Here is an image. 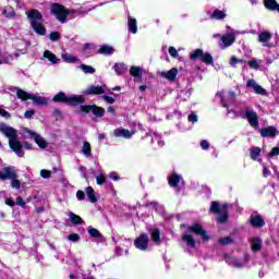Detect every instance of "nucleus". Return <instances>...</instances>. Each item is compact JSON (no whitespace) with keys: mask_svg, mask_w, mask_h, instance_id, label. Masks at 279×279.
Segmentation results:
<instances>
[{"mask_svg":"<svg viewBox=\"0 0 279 279\" xmlns=\"http://www.w3.org/2000/svg\"><path fill=\"white\" fill-rule=\"evenodd\" d=\"M40 175L44 179L51 178V171L44 169V170L40 171Z\"/></svg>","mask_w":279,"mask_h":279,"instance_id":"obj_56","label":"nucleus"},{"mask_svg":"<svg viewBox=\"0 0 279 279\" xmlns=\"http://www.w3.org/2000/svg\"><path fill=\"white\" fill-rule=\"evenodd\" d=\"M0 116L4 119H10V112L5 111V109L0 107Z\"/></svg>","mask_w":279,"mask_h":279,"instance_id":"obj_60","label":"nucleus"},{"mask_svg":"<svg viewBox=\"0 0 279 279\" xmlns=\"http://www.w3.org/2000/svg\"><path fill=\"white\" fill-rule=\"evenodd\" d=\"M68 217L70 218V221L74 223V226H82V223H84V220H82V217L75 215L73 211H70Z\"/></svg>","mask_w":279,"mask_h":279,"instance_id":"obj_39","label":"nucleus"},{"mask_svg":"<svg viewBox=\"0 0 279 279\" xmlns=\"http://www.w3.org/2000/svg\"><path fill=\"white\" fill-rule=\"evenodd\" d=\"M150 206H154L155 210H158L159 213H162L163 210L162 206L156 202L150 203Z\"/></svg>","mask_w":279,"mask_h":279,"instance_id":"obj_58","label":"nucleus"},{"mask_svg":"<svg viewBox=\"0 0 279 279\" xmlns=\"http://www.w3.org/2000/svg\"><path fill=\"white\" fill-rule=\"evenodd\" d=\"M147 137L150 138L151 143H157V147H165V141H162V136L156 132H149L146 134Z\"/></svg>","mask_w":279,"mask_h":279,"instance_id":"obj_21","label":"nucleus"},{"mask_svg":"<svg viewBox=\"0 0 279 279\" xmlns=\"http://www.w3.org/2000/svg\"><path fill=\"white\" fill-rule=\"evenodd\" d=\"M169 54H170L172 58H178V56H179L178 49H175V47H170V48H169Z\"/></svg>","mask_w":279,"mask_h":279,"instance_id":"obj_55","label":"nucleus"},{"mask_svg":"<svg viewBox=\"0 0 279 279\" xmlns=\"http://www.w3.org/2000/svg\"><path fill=\"white\" fill-rule=\"evenodd\" d=\"M60 33L58 32H52L50 33L49 35V39L52 41V43H56L57 40H60Z\"/></svg>","mask_w":279,"mask_h":279,"instance_id":"obj_51","label":"nucleus"},{"mask_svg":"<svg viewBox=\"0 0 279 279\" xmlns=\"http://www.w3.org/2000/svg\"><path fill=\"white\" fill-rule=\"evenodd\" d=\"M236 34H239V32L234 31L230 26H227V34L221 36L220 48L228 49V47H232L236 40Z\"/></svg>","mask_w":279,"mask_h":279,"instance_id":"obj_7","label":"nucleus"},{"mask_svg":"<svg viewBox=\"0 0 279 279\" xmlns=\"http://www.w3.org/2000/svg\"><path fill=\"white\" fill-rule=\"evenodd\" d=\"M228 16V11L226 9L219 10L215 9L210 14L211 21H223Z\"/></svg>","mask_w":279,"mask_h":279,"instance_id":"obj_19","label":"nucleus"},{"mask_svg":"<svg viewBox=\"0 0 279 279\" xmlns=\"http://www.w3.org/2000/svg\"><path fill=\"white\" fill-rule=\"evenodd\" d=\"M98 53L101 56H112V53H114V48L112 46L102 45L98 49Z\"/></svg>","mask_w":279,"mask_h":279,"instance_id":"obj_34","label":"nucleus"},{"mask_svg":"<svg viewBox=\"0 0 279 279\" xmlns=\"http://www.w3.org/2000/svg\"><path fill=\"white\" fill-rule=\"evenodd\" d=\"M248 66L250 69H255L256 71H258V69H260V61L252 59L248 61Z\"/></svg>","mask_w":279,"mask_h":279,"instance_id":"obj_47","label":"nucleus"},{"mask_svg":"<svg viewBox=\"0 0 279 279\" xmlns=\"http://www.w3.org/2000/svg\"><path fill=\"white\" fill-rule=\"evenodd\" d=\"M13 90L16 93L17 98L22 101H27V99H32L33 104L37 106H47V98L43 96L32 95L19 87H14Z\"/></svg>","mask_w":279,"mask_h":279,"instance_id":"obj_5","label":"nucleus"},{"mask_svg":"<svg viewBox=\"0 0 279 279\" xmlns=\"http://www.w3.org/2000/svg\"><path fill=\"white\" fill-rule=\"evenodd\" d=\"M222 207H223V205L221 206L217 202H211V206H210L209 210H210V213H214L215 215H219L221 213Z\"/></svg>","mask_w":279,"mask_h":279,"instance_id":"obj_41","label":"nucleus"},{"mask_svg":"<svg viewBox=\"0 0 279 279\" xmlns=\"http://www.w3.org/2000/svg\"><path fill=\"white\" fill-rule=\"evenodd\" d=\"M218 243H219L220 245H230V243H232V238H230V236L220 238V239L218 240Z\"/></svg>","mask_w":279,"mask_h":279,"instance_id":"obj_49","label":"nucleus"},{"mask_svg":"<svg viewBox=\"0 0 279 279\" xmlns=\"http://www.w3.org/2000/svg\"><path fill=\"white\" fill-rule=\"evenodd\" d=\"M128 27H129V32H131V34H136V32H138V26L136 25V19L129 16L128 17Z\"/></svg>","mask_w":279,"mask_h":279,"instance_id":"obj_35","label":"nucleus"},{"mask_svg":"<svg viewBox=\"0 0 279 279\" xmlns=\"http://www.w3.org/2000/svg\"><path fill=\"white\" fill-rule=\"evenodd\" d=\"M81 151L83 156H85L86 158H90V156H93V149L90 148V143L84 142Z\"/></svg>","mask_w":279,"mask_h":279,"instance_id":"obj_38","label":"nucleus"},{"mask_svg":"<svg viewBox=\"0 0 279 279\" xmlns=\"http://www.w3.org/2000/svg\"><path fill=\"white\" fill-rule=\"evenodd\" d=\"M136 134V129H132L131 131L128 129H116L113 131V135L117 138H132Z\"/></svg>","mask_w":279,"mask_h":279,"instance_id":"obj_14","label":"nucleus"},{"mask_svg":"<svg viewBox=\"0 0 279 279\" xmlns=\"http://www.w3.org/2000/svg\"><path fill=\"white\" fill-rule=\"evenodd\" d=\"M11 186L12 189H16L19 191V189H21V181L12 179Z\"/></svg>","mask_w":279,"mask_h":279,"instance_id":"obj_54","label":"nucleus"},{"mask_svg":"<svg viewBox=\"0 0 279 279\" xmlns=\"http://www.w3.org/2000/svg\"><path fill=\"white\" fill-rule=\"evenodd\" d=\"M258 156H260V148L259 147H253L251 149V158H252V160H259L260 161V159H258Z\"/></svg>","mask_w":279,"mask_h":279,"instance_id":"obj_46","label":"nucleus"},{"mask_svg":"<svg viewBox=\"0 0 279 279\" xmlns=\"http://www.w3.org/2000/svg\"><path fill=\"white\" fill-rule=\"evenodd\" d=\"M248 260H250L248 256H244L241 258L226 257V263L229 264L230 267H234L235 269H242V267H245L247 265Z\"/></svg>","mask_w":279,"mask_h":279,"instance_id":"obj_10","label":"nucleus"},{"mask_svg":"<svg viewBox=\"0 0 279 279\" xmlns=\"http://www.w3.org/2000/svg\"><path fill=\"white\" fill-rule=\"evenodd\" d=\"M96 184H98V186L106 184V174L104 173V170H99V174L96 175Z\"/></svg>","mask_w":279,"mask_h":279,"instance_id":"obj_42","label":"nucleus"},{"mask_svg":"<svg viewBox=\"0 0 279 279\" xmlns=\"http://www.w3.org/2000/svg\"><path fill=\"white\" fill-rule=\"evenodd\" d=\"M264 4L267 10H270L271 12H278L279 14V4L276 0H265Z\"/></svg>","mask_w":279,"mask_h":279,"instance_id":"obj_32","label":"nucleus"},{"mask_svg":"<svg viewBox=\"0 0 279 279\" xmlns=\"http://www.w3.org/2000/svg\"><path fill=\"white\" fill-rule=\"evenodd\" d=\"M245 117L250 123L251 128H258V114L252 108H247L245 111Z\"/></svg>","mask_w":279,"mask_h":279,"instance_id":"obj_15","label":"nucleus"},{"mask_svg":"<svg viewBox=\"0 0 279 279\" xmlns=\"http://www.w3.org/2000/svg\"><path fill=\"white\" fill-rule=\"evenodd\" d=\"M216 97L220 98L222 108H227V112L230 113V109L228 108V102L226 101H234L235 94L234 92H229L225 94L223 92H218Z\"/></svg>","mask_w":279,"mask_h":279,"instance_id":"obj_13","label":"nucleus"},{"mask_svg":"<svg viewBox=\"0 0 279 279\" xmlns=\"http://www.w3.org/2000/svg\"><path fill=\"white\" fill-rule=\"evenodd\" d=\"M3 14L7 19H14L16 16V12L12 7L5 8Z\"/></svg>","mask_w":279,"mask_h":279,"instance_id":"obj_43","label":"nucleus"},{"mask_svg":"<svg viewBox=\"0 0 279 279\" xmlns=\"http://www.w3.org/2000/svg\"><path fill=\"white\" fill-rule=\"evenodd\" d=\"M191 97V90L185 89V90H181L179 94V98L183 99L184 101H186V99H189Z\"/></svg>","mask_w":279,"mask_h":279,"instance_id":"obj_48","label":"nucleus"},{"mask_svg":"<svg viewBox=\"0 0 279 279\" xmlns=\"http://www.w3.org/2000/svg\"><path fill=\"white\" fill-rule=\"evenodd\" d=\"M246 86L247 88H253L254 93H256V95H266V90L265 88H263L260 85L256 84V81L254 80H248L246 82Z\"/></svg>","mask_w":279,"mask_h":279,"instance_id":"obj_20","label":"nucleus"},{"mask_svg":"<svg viewBox=\"0 0 279 279\" xmlns=\"http://www.w3.org/2000/svg\"><path fill=\"white\" fill-rule=\"evenodd\" d=\"M68 241H71L72 243H77L80 241V234H77V233L69 234Z\"/></svg>","mask_w":279,"mask_h":279,"instance_id":"obj_50","label":"nucleus"},{"mask_svg":"<svg viewBox=\"0 0 279 279\" xmlns=\"http://www.w3.org/2000/svg\"><path fill=\"white\" fill-rule=\"evenodd\" d=\"M109 178L110 180H113V182H118V180H120L119 174H117L116 172H111L109 174Z\"/></svg>","mask_w":279,"mask_h":279,"instance_id":"obj_63","label":"nucleus"},{"mask_svg":"<svg viewBox=\"0 0 279 279\" xmlns=\"http://www.w3.org/2000/svg\"><path fill=\"white\" fill-rule=\"evenodd\" d=\"M0 132L9 138V146L11 149L19 156V158H23L25 156V151H23V144L19 142V132L8 125V124H0Z\"/></svg>","mask_w":279,"mask_h":279,"instance_id":"obj_1","label":"nucleus"},{"mask_svg":"<svg viewBox=\"0 0 279 279\" xmlns=\"http://www.w3.org/2000/svg\"><path fill=\"white\" fill-rule=\"evenodd\" d=\"M148 232L150 234V239L156 245H160L161 240H160V229L153 227L148 229Z\"/></svg>","mask_w":279,"mask_h":279,"instance_id":"obj_22","label":"nucleus"},{"mask_svg":"<svg viewBox=\"0 0 279 279\" xmlns=\"http://www.w3.org/2000/svg\"><path fill=\"white\" fill-rule=\"evenodd\" d=\"M143 73V69H141V66H131L130 69V74L132 75V77H134L135 82H141L142 76L141 74Z\"/></svg>","mask_w":279,"mask_h":279,"instance_id":"obj_28","label":"nucleus"},{"mask_svg":"<svg viewBox=\"0 0 279 279\" xmlns=\"http://www.w3.org/2000/svg\"><path fill=\"white\" fill-rule=\"evenodd\" d=\"M187 119L190 123H197V114H195L194 112H192Z\"/></svg>","mask_w":279,"mask_h":279,"instance_id":"obj_57","label":"nucleus"},{"mask_svg":"<svg viewBox=\"0 0 279 279\" xmlns=\"http://www.w3.org/2000/svg\"><path fill=\"white\" fill-rule=\"evenodd\" d=\"M277 132L278 131L276 130V128L268 126L266 129L260 130V136H263L264 138H267V137L274 138V136H276Z\"/></svg>","mask_w":279,"mask_h":279,"instance_id":"obj_23","label":"nucleus"},{"mask_svg":"<svg viewBox=\"0 0 279 279\" xmlns=\"http://www.w3.org/2000/svg\"><path fill=\"white\" fill-rule=\"evenodd\" d=\"M191 232H193V234H197L198 236H201L203 241H210L208 232L204 230L202 225L196 223L194 226H189L187 232L182 234V242L186 245V247H190L191 250H195V238L191 235Z\"/></svg>","mask_w":279,"mask_h":279,"instance_id":"obj_2","label":"nucleus"},{"mask_svg":"<svg viewBox=\"0 0 279 279\" xmlns=\"http://www.w3.org/2000/svg\"><path fill=\"white\" fill-rule=\"evenodd\" d=\"M168 184L178 192L184 190V179L178 172H172L168 175Z\"/></svg>","mask_w":279,"mask_h":279,"instance_id":"obj_8","label":"nucleus"},{"mask_svg":"<svg viewBox=\"0 0 279 279\" xmlns=\"http://www.w3.org/2000/svg\"><path fill=\"white\" fill-rule=\"evenodd\" d=\"M81 112H92L94 117H104V114H106V109L98 107L97 105H87L81 106Z\"/></svg>","mask_w":279,"mask_h":279,"instance_id":"obj_11","label":"nucleus"},{"mask_svg":"<svg viewBox=\"0 0 279 279\" xmlns=\"http://www.w3.org/2000/svg\"><path fill=\"white\" fill-rule=\"evenodd\" d=\"M50 12L61 23H66V16H69V14H75V10L69 11L60 3H53L50 8Z\"/></svg>","mask_w":279,"mask_h":279,"instance_id":"obj_6","label":"nucleus"},{"mask_svg":"<svg viewBox=\"0 0 279 279\" xmlns=\"http://www.w3.org/2000/svg\"><path fill=\"white\" fill-rule=\"evenodd\" d=\"M87 199L90 202V204H97V196L95 195V189L93 186H87L85 189Z\"/></svg>","mask_w":279,"mask_h":279,"instance_id":"obj_33","label":"nucleus"},{"mask_svg":"<svg viewBox=\"0 0 279 279\" xmlns=\"http://www.w3.org/2000/svg\"><path fill=\"white\" fill-rule=\"evenodd\" d=\"M271 40V33L265 31L258 34V43H263L264 47H269L267 43Z\"/></svg>","mask_w":279,"mask_h":279,"instance_id":"obj_26","label":"nucleus"},{"mask_svg":"<svg viewBox=\"0 0 279 279\" xmlns=\"http://www.w3.org/2000/svg\"><path fill=\"white\" fill-rule=\"evenodd\" d=\"M204 53V50H202V49H196V50H194V51H192L191 53H190V59H192V60H197V59H202V54Z\"/></svg>","mask_w":279,"mask_h":279,"instance_id":"obj_45","label":"nucleus"},{"mask_svg":"<svg viewBox=\"0 0 279 279\" xmlns=\"http://www.w3.org/2000/svg\"><path fill=\"white\" fill-rule=\"evenodd\" d=\"M26 16L31 23V27L36 34L39 36H45V34H47V28L43 25V14L39 13L38 10L33 9L31 11H26Z\"/></svg>","mask_w":279,"mask_h":279,"instance_id":"obj_3","label":"nucleus"},{"mask_svg":"<svg viewBox=\"0 0 279 279\" xmlns=\"http://www.w3.org/2000/svg\"><path fill=\"white\" fill-rule=\"evenodd\" d=\"M23 134H24L25 138H33V141H35V143L41 149L47 148V142L45 141V138H43V136H40V134H38L29 129H23Z\"/></svg>","mask_w":279,"mask_h":279,"instance_id":"obj_9","label":"nucleus"},{"mask_svg":"<svg viewBox=\"0 0 279 279\" xmlns=\"http://www.w3.org/2000/svg\"><path fill=\"white\" fill-rule=\"evenodd\" d=\"M52 101L68 104V106H80V104H84V96H66V94L60 92L52 98Z\"/></svg>","mask_w":279,"mask_h":279,"instance_id":"obj_4","label":"nucleus"},{"mask_svg":"<svg viewBox=\"0 0 279 279\" xmlns=\"http://www.w3.org/2000/svg\"><path fill=\"white\" fill-rule=\"evenodd\" d=\"M201 60L202 62H204V64H213V56L208 52H203V54L201 56Z\"/></svg>","mask_w":279,"mask_h":279,"instance_id":"obj_44","label":"nucleus"},{"mask_svg":"<svg viewBox=\"0 0 279 279\" xmlns=\"http://www.w3.org/2000/svg\"><path fill=\"white\" fill-rule=\"evenodd\" d=\"M160 75H161V77H165L169 82H173L175 80V77H178V69L172 68L168 72H161Z\"/></svg>","mask_w":279,"mask_h":279,"instance_id":"obj_25","label":"nucleus"},{"mask_svg":"<svg viewBox=\"0 0 279 279\" xmlns=\"http://www.w3.org/2000/svg\"><path fill=\"white\" fill-rule=\"evenodd\" d=\"M44 58L48 60V62H50L51 64H58L60 62V59L49 50L44 51Z\"/></svg>","mask_w":279,"mask_h":279,"instance_id":"obj_29","label":"nucleus"},{"mask_svg":"<svg viewBox=\"0 0 279 279\" xmlns=\"http://www.w3.org/2000/svg\"><path fill=\"white\" fill-rule=\"evenodd\" d=\"M78 69H81V71H83V73H85V75H95V73H96L95 68H93L90 65L81 64V65H78Z\"/></svg>","mask_w":279,"mask_h":279,"instance_id":"obj_40","label":"nucleus"},{"mask_svg":"<svg viewBox=\"0 0 279 279\" xmlns=\"http://www.w3.org/2000/svg\"><path fill=\"white\" fill-rule=\"evenodd\" d=\"M228 204H223L222 207H221V213L218 214L219 217H218V223H226V221H228V217H229V214H228Z\"/></svg>","mask_w":279,"mask_h":279,"instance_id":"obj_27","label":"nucleus"},{"mask_svg":"<svg viewBox=\"0 0 279 279\" xmlns=\"http://www.w3.org/2000/svg\"><path fill=\"white\" fill-rule=\"evenodd\" d=\"M236 64H239V58L232 57L230 60V65L234 68Z\"/></svg>","mask_w":279,"mask_h":279,"instance_id":"obj_64","label":"nucleus"},{"mask_svg":"<svg viewBox=\"0 0 279 279\" xmlns=\"http://www.w3.org/2000/svg\"><path fill=\"white\" fill-rule=\"evenodd\" d=\"M83 53L86 58H90L95 53V46L93 44H85L83 47Z\"/></svg>","mask_w":279,"mask_h":279,"instance_id":"obj_37","label":"nucleus"},{"mask_svg":"<svg viewBox=\"0 0 279 279\" xmlns=\"http://www.w3.org/2000/svg\"><path fill=\"white\" fill-rule=\"evenodd\" d=\"M106 93V85L95 86L92 85L83 92V95H104Z\"/></svg>","mask_w":279,"mask_h":279,"instance_id":"obj_17","label":"nucleus"},{"mask_svg":"<svg viewBox=\"0 0 279 279\" xmlns=\"http://www.w3.org/2000/svg\"><path fill=\"white\" fill-rule=\"evenodd\" d=\"M251 247L252 252H260L263 247V240H260V238L251 239Z\"/></svg>","mask_w":279,"mask_h":279,"instance_id":"obj_30","label":"nucleus"},{"mask_svg":"<svg viewBox=\"0 0 279 279\" xmlns=\"http://www.w3.org/2000/svg\"><path fill=\"white\" fill-rule=\"evenodd\" d=\"M250 221L253 228H263V226H265V219H263V217L258 214H252Z\"/></svg>","mask_w":279,"mask_h":279,"instance_id":"obj_18","label":"nucleus"},{"mask_svg":"<svg viewBox=\"0 0 279 279\" xmlns=\"http://www.w3.org/2000/svg\"><path fill=\"white\" fill-rule=\"evenodd\" d=\"M113 70L117 75H123V73H128V65L125 63H116Z\"/></svg>","mask_w":279,"mask_h":279,"instance_id":"obj_36","label":"nucleus"},{"mask_svg":"<svg viewBox=\"0 0 279 279\" xmlns=\"http://www.w3.org/2000/svg\"><path fill=\"white\" fill-rule=\"evenodd\" d=\"M16 170L12 167H5L3 172H0V180H16Z\"/></svg>","mask_w":279,"mask_h":279,"instance_id":"obj_16","label":"nucleus"},{"mask_svg":"<svg viewBox=\"0 0 279 279\" xmlns=\"http://www.w3.org/2000/svg\"><path fill=\"white\" fill-rule=\"evenodd\" d=\"M134 245L137 250L146 252L149 247V235L147 233H142L134 242Z\"/></svg>","mask_w":279,"mask_h":279,"instance_id":"obj_12","label":"nucleus"},{"mask_svg":"<svg viewBox=\"0 0 279 279\" xmlns=\"http://www.w3.org/2000/svg\"><path fill=\"white\" fill-rule=\"evenodd\" d=\"M271 173L269 172V168L267 166H263V175L264 178H269Z\"/></svg>","mask_w":279,"mask_h":279,"instance_id":"obj_62","label":"nucleus"},{"mask_svg":"<svg viewBox=\"0 0 279 279\" xmlns=\"http://www.w3.org/2000/svg\"><path fill=\"white\" fill-rule=\"evenodd\" d=\"M61 58L63 62H66L68 64H75L76 62L80 61V59L76 56H73L69 52L62 53Z\"/></svg>","mask_w":279,"mask_h":279,"instance_id":"obj_31","label":"nucleus"},{"mask_svg":"<svg viewBox=\"0 0 279 279\" xmlns=\"http://www.w3.org/2000/svg\"><path fill=\"white\" fill-rule=\"evenodd\" d=\"M76 197L78 202H84V199H86V193H84V191L78 190L76 192Z\"/></svg>","mask_w":279,"mask_h":279,"instance_id":"obj_53","label":"nucleus"},{"mask_svg":"<svg viewBox=\"0 0 279 279\" xmlns=\"http://www.w3.org/2000/svg\"><path fill=\"white\" fill-rule=\"evenodd\" d=\"M87 234H89V236L92 239H98V241L104 242V234H101V232H99V230L93 228V227H87Z\"/></svg>","mask_w":279,"mask_h":279,"instance_id":"obj_24","label":"nucleus"},{"mask_svg":"<svg viewBox=\"0 0 279 279\" xmlns=\"http://www.w3.org/2000/svg\"><path fill=\"white\" fill-rule=\"evenodd\" d=\"M268 156L270 158H274V156H279V148L278 147H274Z\"/></svg>","mask_w":279,"mask_h":279,"instance_id":"obj_59","label":"nucleus"},{"mask_svg":"<svg viewBox=\"0 0 279 279\" xmlns=\"http://www.w3.org/2000/svg\"><path fill=\"white\" fill-rule=\"evenodd\" d=\"M102 99H104L107 104H114V98L111 97V96L104 95V96H102Z\"/></svg>","mask_w":279,"mask_h":279,"instance_id":"obj_61","label":"nucleus"},{"mask_svg":"<svg viewBox=\"0 0 279 279\" xmlns=\"http://www.w3.org/2000/svg\"><path fill=\"white\" fill-rule=\"evenodd\" d=\"M201 148L204 149V151H208V149H210V143L206 140L201 141Z\"/></svg>","mask_w":279,"mask_h":279,"instance_id":"obj_52","label":"nucleus"}]
</instances>
